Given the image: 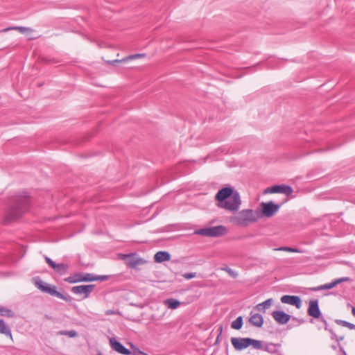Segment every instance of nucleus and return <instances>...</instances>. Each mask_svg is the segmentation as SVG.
<instances>
[{"label":"nucleus","instance_id":"obj_5","mask_svg":"<svg viewBox=\"0 0 355 355\" xmlns=\"http://www.w3.org/2000/svg\"><path fill=\"white\" fill-rule=\"evenodd\" d=\"M260 207L261 209H257L259 214V218L262 217L270 218L279 211L280 205L275 204L272 201L263 202L260 204Z\"/></svg>","mask_w":355,"mask_h":355},{"label":"nucleus","instance_id":"obj_16","mask_svg":"<svg viewBox=\"0 0 355 355\" xmlns=\"http://www.w3.org/2000/svg\"><path fill=\"white\" fill-rule=\"evenodd\" d=\"M110 343L111 347L117 352L124 355H130L132 354L128 349L125 348L121 343L116 340L114 338L110 339Z\"/></svg>","mask_w":355,"mask_h":355},{"label":"nucleus","instance_id":"obj_4","mask_svg":"<svg viewBox=\"0 0 355 355\" xmlns=\"http://www.w3.org/2000/svg\"><path fill=\"white\" fill-rule=\"evenodd\" d=\"M33 281L35 286L43 293H48L52 296H56L67 302H69L71 299L69 295H64L60 292L57 291L55 286H51L49 284L43 282L39 277L34 278Z\"/></svg>","mask_w":355,"mask_h":355},{"label":"nucleus","instance_id":"obj_26","mask_svg":"<svg viewBox=\"0 0 355 355\" xmlns=\"http://www.w3.org/2000/svg\"><path fill=\"white\" fill-rule=\"evenodd\" d=\"M9 30H17L21 33H25L26 32H32L33 30L31 28L28 27H23V26H15V27H10L5 29V31H9Z\"/></svg>","mask_w":355,"mask_h":355},{"label":"nucleus","instance_id":"obj_31","mask_svg":"<svg viewBox=\"0 0 355 355\" xmlns=\"http://www.w3.org/2000/svg\"><path fill=\"white\" fill-rule=\"evenodd\" d=\"M0 315L3 316L7 315L11 317L13 315V312L10 309L1 307L0 308Z\"/></svg>","mask_w":355,"mask_h":355},{"label":"nucleus","instance_id":"obj_8","mask_svg":"<svg viewBox=\"0 0 355 355\" xmlns=\"http://www.w3.org/2000/svg\"><path fill=\"white\" fill-rule=\"evenodd\" d=\"M265 193H284L286 196H290L293 193V189L291 187L285 184L275 185L270 187H268L265 190Z\"/></svg>","mask_w":355,"mask_h":355},{"label":"nucleus","instance_id":"obj_40","mask_svg":"<svg viewBox=\"0 0 355 355\" xmlns=\"http://www.w3.org/2000/svg\"><path fill=\"white\" fill-rule=\"evenodd\" d=\"M255 309H257L259 311H263V312L265 311V309H264L263 306H262L261 303L258 304L255 306Z\"/></svg>","mask_w":355,"mask_h":355},{"label":"nucleus","instance_id":"obj_2","mask_svg":"<svg viewBox=\"0 0 355 355\" xmlns=\"http://www.w3.org/2000/svg\"><path fill=\"white\" fill-rule=\"evenodd\" d=\"M28 207L29 199L26 196L13 197L6 211L4 222L8 223L18 218L28 209Z\"/></svg>","mask_w":355,"mask_h":355},{"label":"nucleus","instance_id":"obj_27","mask_svg":"<svg viewBox=\"0 0 355 355\" xmlns=\"http://www.w3.org/2000/svg\"><path fill=\"white\" fill-rule=\"evenodd\" d=\"M335 322L338 324H340L343 327H346L349 328V329H355V324L350 323L349 322L342 320H336Z\"/></svg>","mask_w":355,"mask_h":355},{"label":"nucleus","instance_id":"obj_17","mask_svg":"<svg viewBox=\"0 0 355 355\" xmlns=\"http://www.w3.org/2000/svg\"><path fill=\"white\" fill-rule=\"evenodd\" d=\"M249 322L254 327H261L263 324V318L261 315L251 312Z\"/></svg>","mask_w":355,"mask_h":355},{"label":"nucleus","instance_id":"obj_41","mask_svg":"<svg viewBox=\"0 0 355 355\" xmlns=\"http://www.w3.org/2000/svg\"><path fill=\"white\" fill-rule=\"evenodd\" d=\"M219 331H220V333H219V335L218 336V337H217V338H216V343H218V341L219 340V337H220V335H221V334H222V331H223V327H222V326H220V327H219Z\"/></svg>","mask_w":355,"mask_h":355},{"label":"nucleus","instance_id":"obj_28","mask_svg":"<svg viewBox=\"0 0 355 355\" xmlns=\"http://www.w3.org/2000/svg\"><path fill=\"white\" fill-rule=\"evenodd\" d=\"M250 345H252L256 349H262V343L259 340L250 338Z\"/></svg>","mask_w":355,"mask_h":355},{"label":"nucleus","instance_id":"obj_14","mask_svg":"<svg viewBox=\"0 0 355 355\" xmlns=\"http://www.w3.org/2000/svg\"><path fill=\"white\" fill-rule=\"evenodd\" d=\"M94 288V285H80L72 287L71 292L74 294H84L85 298H87L93 291Z\"/></svg>","mask_w":355,"mask_h":355},{"label":"nucleus","instance_id":"obj_21","mask_svg":"<svg viewBox=\"0 0 355 355\" xmlns=\"http://www.w3.org/2000/svg\"><path fill=\"white\" fill-rule=\"evenodd\" d=\"M0 334H4L6 336H8L10 338V339L12 340V336L11 333V330L10 328L6 325L4 320L2 319H0Z\"/></svg>","mask_w":355,"mask_h":355},{"label":"nucleus","instance_id":"obj_10","mask_svg":"<svg viewBox=\"0 0 355 355\" xmlns=\"http://www.w3.org/2000/svg\"><path fill=\"white\" fill-rule=\"evenodd\" d=\"M231 343L236 350L241 351L250 346V338L232 337Z\"/></svg>","mask_w":355,"mask_h":355},{"label":"nucleus","instance_id":"obj_42","mask_svg":"<svg viewBox=\"0 0 355 355\" xmlns=\"http://www.w3.org/2000/svg\"><path fill=\"white\" fill-rule=\"evenodd\" d=\"M352 313L355 317V307H352Z\"/></svg>","mask_w":355,"mask_h":355},{"label":"nucleus","instance_id":"obj_24","mask_svg":"<svg viewBox=\"0 0 355 355\" xmlns=\"http://www.w3.org/2000/svg\"><path fill=\"white\" fill-rule=\"evenodd\" d=\"M291 320L292 322L288 325L287 328L288 329H292L293 327H299L300 325L305 322V320L303 318H298L294 316H291Z\"/></svg>","mask_w":355,"mask_h":355},{"label":"nucleus","instance_id":"obj_30","mask_svg":"<svg viewBox=\"0 0 355 355\" xmlns=\"http://www.w3.org/2000/svg\"><path fill=\"white\" fill-rule=\"evenodd\" d=\"M58 335L68 336L70 338H75L78 336V333L75 330L71 331H60L58 333Z\"/></svg>","mask_w":355,"mask_h":355},{"label":"nucleus","instance_id":"obj_11","mask_svg":"<svg viewBox=\"0 0 355 355\" xmlns=\"http://www.w3.org/2000/svg\"><path fill=\"white\" fill-rule=\"evenodd\" d=\"M307 313L309 316L316 319H319L322 316L318 300H313L309 302Z\"/></svg>","mask_w":355,"mask_h":355},{"label":"nucleus","instance_id":"obj_7","mask_svg":"<svg viewBox=\"0 0 355 355\" xmlns=\"http://www.w3.org/2000/svg\"><path fill=\"white\" fill-rule=\"evenodd\" d=\"M64 281L71 284L81 282H93V274L78 272L65 278Z\"/></svg>","mask_w":355,"mask_h":355},{"label":"nucleus","instance_id":"obj_22","mask_svg":"<svg viewBox=\"0 0 355 355\" xmlns=\"http://www.w3.org/2000/svg\"><path fill=\"white\" fill-rule=\"evenodd\" d=\"M195 234L203 236L213 237L211 227L196 230Z\"/></svg>","mask_w":355,"mask_h":355},{"label":"nucleus","instance_id":"obj_33","mask_svg":"<svg viewBox=\"0 0 355 355\" xmlns=\"http://www.w3.org/2000/svg\"><path fill=\"white\" fill-rule=\"evenodd\" d=\"M273 300L272 298L268 299L266 301L261 302L262 306H263L264 309H269L272 304Z\"/></svg>","mask_w":355,"mask_h":355},{"label":"nucleus","instance_id":"obj_29","mask_svg":"<svg viewBox=\"0 0 355 355\" xmlns=\"http://www.w3.org/2000/svg\"><path fill=\"white\" fill-rule=\"evenodd\" d=\"M276 250H280V251L288 252H297V253L303 252L301 250H300L298 248H291V247H280Z\"/></svg>","mask_w":355,"mask_h":355},{"label":"nucleus","instance_id":"obj_13","mask_svg":"<svg viewBox=\"0 0 355 355\" xmlns=\"http://www.w3.org/2000/svg\"><path fill=\"white\" fill-rule=\"evenodd\" d=\"M271 315L275 322L281 325L286 324L291 318V315L283 311H274Z\"/></svg>","mask_w":355,"mask_h":355},{"label":"nucleus","instance_id":"obj_6","mask_svg":"<svg viewBox=\"0 0 355 355\" xmlns=\"http://www.w3.org/2000/svg\"><path fill=\"white\" fill-rule=\"evenodd\" d=\"M119 257L121 259L125 261V264L128 268H135L137 266L143 265L145 261L142 258L136 257V254H119Z\"/></svg>","mask_w":355,"mask_h":355},{"label":"nucleus","instance_id":"obj_37","mask_svg":"<svg viewBox=\"0 0 355 355\" xmlns=\"http://www.w3.org/2000/svg\"><path fill=\"white\" fill-rule=\"evenodd\" d=\"M182 276L187 279H190L196 277V272H187V273L183 274Z\"/></svg>","mask_w":355,"mask_h":355},{"label":"nucleus","instance_id":"obj_32","mask_svg":"<svg viewBox=\"0 0 355 355\" xmlns=\"http://www.w3.org/2000/svg\"><path fill=\"white\" fill-rule=\"evenodd\" d=\"M222 270L226 271L228 275L232 277V278H236L237 276H238V273L237 272H236L235 270H233L232 269H231L230 268H228V267H225L224 268H222Z\"/></svg>","mask_w":355,"mask_h":355},{"label":"nucleus","instance_id":"obj_20","mask_svg":"<svg viewBox=\"0 0 355 355\" xmlns=\"http://www.w3.org/2000/svg\"><path fill=\"white\" fill-rule=\"evenodd\" d=\"M213 237L220 236L227 233V228L223 225L211 227Z\"/></svg>","mask_w":355,"mask_h":355},{"label":"nucleus","instance_id":"obj_23","mask_svg":"<svg viewBox=\"0 0 355 355\" xmlns=\"http://www.w3.org/2000/svg\"><path fill=\"white\" fill-rule=\"evenodd\" d=\"M164 304L168 308L171 309H177L180 305V302L178 300L170 298L164 301Z\"/></svg>","mask_w":355,"mask_h":355},{"label":"nucleus","instance_id":"obj_3","mask_svg":"<svg viewBox=\"0 0 355 355\" xmlns=\"http://www.w3.org/2000/svg\"><path fill=\"white\" fill-rule=\"evenodd\" d=\"M259 219V214L257 210L251 209H243L232 218V222L241 227H246Z\"/></svg>","mask_w":355,"mask_h":355},{"label":"nucleus","instance_id":"obj_38","mask_svg":"<svg viewBox=\"0 0 355 355\" xmlns=\"http://www.w3.org/2000/svg\"><path fill=\"white\" fill-rule=\"evenodd\" d=\"M275 347V345L272 343H268L266 345V346L264 348V350L272 352L273 350V348Z\"/></svg>","mask_w":355,"mask_h":355},{"label":"nucleus","instance_id":"obj_18","mask_svg":"<svg viewBox=\"0 0 355 355\" xmlns=\"http://www.w3.org/2000/svg\"><path fill=\"white\" fill-rule=\"evenodd\" d=\"M170 259V254L166 251H159L154 256V261L157 263H162L165 261H168Z\"/></svg>","mask_w":355,"mask_h":355},{"label":"nucleus","instance_id":"obj_19","mask_svg":"<svg viewBox=\"0 0 355 355\" xmlns=\"http://www.w3.org/2000/svg\"><path fill=\"white\" fill-rule=\"evenodd\" d=\"M144 56H145V54H144V53H137V54L128 55L121 60H114L112 61H109L108 62H109V64H110L112 65H114L116 63L125 62L130 60H134V59H137V58H144Z\"/></svg>","mask_w":355,"mask_h":355},{"label":"nucleus","instance_id":"obj_9","mask_svg":"<svg viewBox=\"0 0 355 355\" xmlns=\"http://www.w3.org/2000/svg\"><path fill=\"white\" fill-rule=\"evenodd\" d=\"M44 259L48 265L58 274L63 275L67 272V270L69 269L68 264L63 263H56L55 261H53L52 259H51L49 257L46 256L44 257Z\"/></svg>","mask_w":355,"mask_h":355},{"label":"nucleus","instance_id":"obj_25","mask_svg":"<svg viewBox=\"0 0 355 355\" xmlns=\"http://www.w3.org/2000/svg\"><path fill=\"white\" fill-rule=\"evenodd\" d=\"M243 323V318L241 316H239L235 320H234L232 322L231 327L234 329L239 330L241 329Z\"/></svg>","mask_w":355,"mask_h":355},{"label":"nucleus","instance_id":"obj_35","mask_svg":"<svg viewBox=\"0 0 355 355\" xmlns=\"http://www.w3.org/2000/svg\"><path fill=\"white\" fill-rule=\"evenodd\" d=\"M328 331H329L331 333V339H332V340H336L337 342H340V341H341V340H343L344 339V336H337L336 335V334H335L332 330L329 329V330H328Z\"/></svg>","mask_w":355,"mask_h":355},{"label":"nucleus","instance_id":"obj_1","mask_svg":"<svg viewBox=\"0 0 355 355\" xmlns=\"http://www.w3.org/2000/svg\"><path fill=\"white\" fill-rule=\"evenodd\" d=\"M217 206L227 211L236 212L241 205L240 195L231 187L220 189L215 196Z\"/></svg>","mask_w":355,"mask_h":355},{"label":"nucleus","instance_id":"obj_34","mask_svg":"<svg viewBox=\"0 0 355 355\" xmlns=\"http://www.w3.org/2000/svg\"><path fill=\"white\" fill-rule=\"evenodd\" d=\"M132 349H133V355H148L146 353L141 351L137 347H135L132 344H130Z\"/></svg>","mask_w":355,"mask_h":355},{"label":"nucleus","instance_id":"obj_15","mask_svg":"<svg viewBox=\"0 0 355 355\" xmlns=\"http://www.w3.org/2000/svg\"><path fill=\"white\" fill-rule=\"evenodd\" d=\"M281 302L295 306L297 309H300L302 306V301L300 297L295 295H283Z\"/></svg>","mask_w":355,"mask_h":355},{"label":"nucleus","instance_id":"obj_39","mask_svg":"<svg viewBox=\"0 0 355 355\" xmlns=\"http://www.w3.org/2000/svg\"><path fill=\"white\" fill-rule=\"evenodd\" d=\"M319 319H320V321L324 324V329L326 331L329 330V325H328V323H327V320H325L322 316H321Z\"/></svg>","mask_w":355,"mask_h":355},{"label":"nucleus","instance_id":"obj_12","mask_svg":"<svg viewBox=\"0 0 355 355\" xmlns=\"http://www.w3.org/2000/svg\"><path fill=\"white\" fill-rule=\"evenodd\" d=\"M350 281H351V279L348 277H341L339 279H334L331 283L325 284L324 285H321L318 287L312 288L311 290L314 291H321V290L331 289L340 283L350 282Z\"/></svg>","mask_w":355,"mask_h":355},{"label":"nucleus","instance_id":"obj_36","mask_svg":"<svg viewBox=\"0 0 355 355\" xmlns=\"http://www.w3.org/2000/svg\"><path fill=\"white\" fill-rule=\"evenodd\" d=\"M108 276L107 275H93L94 281L100 280V281H106L108 279Z\"/></svg>","mask_w":355,"mask_h":355}]
</instances>
